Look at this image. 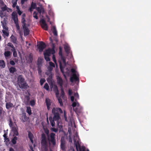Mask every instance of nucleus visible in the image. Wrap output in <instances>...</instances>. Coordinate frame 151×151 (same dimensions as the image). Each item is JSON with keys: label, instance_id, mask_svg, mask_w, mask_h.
<instances>
[{"label": "nucleus", "instance_id": "obj_6", "mask_svg": "<svg viewBox=\"0 0 151 151\" xmlns=\"http://www.w3.org/2000/svg\"><path fill=\"white\" fill-rule=\"evenodd\" d=\"M42 28L45 30H47L48 26L46 23L45 21L43 19H41L40 21Z\"/></svg>", "mask_w": 151, "mask_h": 151}, {"label": "nucleus", "instance_id": "obj_48", "mask_svg": "<svg viewBox=\"0 0 151 151\" xmlns=\"http://www.w3.org/2000/svg\"><path fill=\"white\" fill-rule=\"evenodd\" d=\"M44 132L46 134L47 137V136L50 135V134H49V130L47 129H45Z\"/></svg>", "mask_w": 151, "mask_h": 151}, {"label": "nucleus", "instance_id": "obj_31", "mask_svg": "<svg viewBox=\"0 0 151 151\" xmlns=\"http://www.w3.org/2000/svg\"><path fill=\"white\" fill-rule=\"evenodd\" d=\"M9 71L10 73H14L17 71V70L14 67H12L9 69Z\"/></svg>", "mask_w": 151, "mask_h": 151}, {"label": "nucleus", "instance_id": "obj_12", "mask_svg": "<svg viewBox=\"0 0 151 151\" xmlns=\"http://www.w3.org/2000/svg\"><path fill=\"white\" fill-rule=\"evenodd\" d=\"M20 119L22 122H24L27 121L29 119V118L27 116L26 113L24 112L22 114Z\"/></svg>", "mask_w": 151, "mask_h": 151}, {"label": "nucleus", "instance_id": "obj_56", "mask_svg": "<svg viewBox=\"0 0 151 151\" xmlns=\"http://www.w3.org/2000/svg\"><path fill=\"white\" fill-rule=\"evenodd\" d=\"M52 69H53L52 67H51L48 66V71H49V72L48 73H52L51 71L52 70Z\"/></svg>", "mask_w": 151, "mask_h": 151}, {"label": "nucleus", "instance_id": "obj_13", "mask_svg": "<svg viewBox=\"0 0 151 151\" xmlns=\"http://www.w3.org/2000/svg\"><path fill=\"white\" fill-rule=\"evenodd\" d=\"M60 147L62 150H64L65 148L66 142L63 138L62 137L60 140Z\"/></svg>", "mask_w": 151, "mask_h": 151}, {"label": "nucleus", "instance_id": "obj_40", "mask_svg": "<svg viewBox=\"0 0 151 151\" xmlns=\"http://www.w3.org/2000/svg\"><path fill=\"white\" fill-rule=\"evenodd\" d=\"M44 88L47 91L49 89V86L47 83H45L44 85Z\"/></svg>", "mask_w": 151, "mask_h": 151}, {"label": "nucleus", "instance_id": "obj_64", "mask_svg": "<svg viewBox=\"0 0 151 151\" xmlns=\"http://www.w3.org/2000/svg\"><path fill=\"white\" fill-rule=\"evenodd\" d=\"M4 16V13H3L2 11H1L0 12V17L1 18H2Z\"/></svg>", "mask_w": 151, "mask_h": 151}, {"label": "nucleus", "instance_id": "obj_57", "mask_svg": "<svg viewBox=\"0 0 151 151\" xmlns=\"http://www.w3.org/2000/svg\"><path fill=\"white\" fill-rule=\"evenodd\" d=\"M49 64H50V67H55V65L54 64L52 63V62H49Z\"/></svg>", "mask_w": 151, "mask_h": 151}, {"label": "nucleus", "instance_id": "obj_45", "mask_svg": "<svg viewBox=\"0 0 151 151\" xmlns=\"http://www.w3.org/2000/svg\"><path fill=\"white\" fill-rule=\"evenodd\" d=\"M35 101L34 100H32L30 101V104L31 106H33L35 105Z\"/></svg>", "mask_w": 151, "mask_h": 151}, {"label": "nucleus", "instance_id": "obj_41", "mask_svg": "<svg viewBox=\"0 0 151 151\" xmlns=\"http://www.w3.org/2000/svg\"><path fill=\"white\" fill-rule=\"evenodd\" d=\"M55 94L56 96H58L59 95V91L58 89V88L57 86H56L55 88Z\"/></svg>", "mask_w": 151, "mask_h": 151}, {"label": "nucleus", "instance_id": "obj_10", "mask_svg": "<svg viewBox=\"0 0 151 151\" xmlns=\"http://www.w3.org/2000/svg\"><path fill=\"white\" fill-rule=\"evenodd\" d=\"M18 84L19 87L21 89H27L29 87V86L25 81Z\"/></svg>", "mask_w": 151, "mask_h": 151}, {"label": "nucleus", "instance_id": "obj_63", "mask_svg": "<svg viewBox=\"0 0 151 151\" xmlns=\"http://www.w3.org/2000/svg\"><path fill=\"white\" fill-rule=\"evenodd\" d=\"M3 33L6 36H8L9 35V33L8 32L5 31H3Z\"/></svg>", "mask_w": 151, "mask_h": 151}, {"label": "nucleus", "instance_id": "obj_7", "mask_svg": "<svg viewBox=\"0 0 151 151\" xmlns=\"http://www.w3.org/2000/svg\"><path fill=\"white\" fill-rule=\"evenodd\" d=\"M55 52V50L54 48H49L45 50L44 52V55L50 56L51 54H54Z\"/></svg>", "mask_w": 151, "mask_h": 151}, {"label": "nucleus", "instance_id": "obj_32", "mask_svg": "<svg viewBox=\"0 0 151 151\" xmlns=\"http://www.w3.org/2000/svg\"><path fill=\"white\" fill-rule=\"evenodd\" d=\"M18 0H12V7L15 8L17 4V2Z\"/></svg>", "mask_w": 151, "mask_h": 151}, {"label": "nucleus", "instance_id": "obj_25", "mask_svg": "<svg viewBox=\"0 0 151 151\" xmlns=\"http://www.w3.org/2000/svg\"><path fill=\"white\" fill-rule=\"evenodd\" d=\"M52 30L54 35L55 36H57V32L55 27L53 26L52 28Z\"/></svg>", "mask_w": 151, "mask_h": 151}, {"label": "nucleus", "instance_id": "obj_51", "mask_svg": "<svg viewBox=\"0 0 151 151\" xmlns=\"http://www.w3.org/2000/svg\"><path fill=\"white\" fill-rule=\"evenodd\" d=\"M45 81V80L44 78H42L40 81V83L41 85H43Z\"/></svg>", "mask_w": 151, "mask_h": 151}, {"label": "nucleus", "instance_id": "obj_34", "mask_svg": "<svg viewBox=\"0 0 151 151\" xmlns=\"http://www.w3.org/2000/svg\"><path fill=\"white\" fill-rule=\"evenodd\" d=\"M31 108L29 106L27 107L26 112L30 115L32 114Z\"/></svg>", "mask_w": 151, "mask_h": 151}, {"label": "nucleus", "instance_id": "obj_53", "mask_svg": "<svg viewBox=\"0 0 151 151\" xmlns=\"http://www.w3.org/2000/svg\"><path fill=\"white\" fill-rule=\"evenodd\" d=\"M61 57V59L62 60L63 63L65 64H66V59L63 56H60Z\"/></svg>", "mask_w": 151, "mask_h": 151}, {"label": "nucleus", "instance_id": "obj_62", "mask_svg": "<svg viewBox=\"0 0 151 151\" xmlns=\"http://www.w3.org/2000/svg\"><path fill=\"white\" fill-rule=\"evenodd\" d=\"M71 71L73 74H76V71L73 68H72L71 70Z\"/></svg>", "mask_w": 151, "mask_h": 151}, {"label": "nucleus", "instance_id": "obj_18", "mask_svg": "<svg viewBox=\"0 0 151 151\" xmlns=\"http://www.w3.org/2000/svg\"><path fill=\"white\" fill-rule=\"evenodd\" d=\"M12 18L14 22H15L18 21L17 15L16 12H12Z\"/></svg>", "mask_w": 151, "mask_h": 151}, {"label": "nucleus", "instance_id": "obj_47", "mask_svg": "<svg viewBox=\"0 0 151 151\" xmlns=\"http://www.w3.org/2000/svg\"><path fill=\"white\" fill-rule=\"evenodd\" d=\"M33 16L36 19H38V17L37 16V13L35 12H34L33 13Z\"/></svg>", "mask_w": 151, "mask_h": 151}, {"label": "nucleus", "instance_id": "obj_42", "mask_svg": "<svg viewBox=\"0 0 151 151\" xmlns=\"http://www.w3.org/2000/svg\"><path fill=\"white\" fill-rule=\"evenodd\" d=\"M28 136L29 139L33 138V136L32 134L30 131L28 132Z\"/></svg>", "mask_w": 151, "mask_h": 151}, {"label": "nucleus", "instance_id": "obj_33", "mask_svg": "<svg viewBox=\"0 0 151 151\" xmlns=\"http://www.w3.org/2000/svg\"><path fill=\"white\" fill-rule=\"evenodd\" d=\"M79 103L77 101H76V102H73L72 105V106L73 107H75L76 106L79 107Z\"/></svg>", "mask_w": 151, "mask_h": 151}, {"label": "nucleus", "instance_id": "obj_39", "mask_svg": "<svg viewBox=\"0 0 151 151\" xmlns=\"http://www.w3.org/2000/svg\"><path fill=\"white\" fill-rule=\"evenodd\" d=\"M14 22L15 24L17 29L18 30H19L20 29V27L18 21L15 22Z\"/></svg>", "mask_w": 151, "mask_h": 151}, {"label": "nucleus", "instance_id": "obj_4", "mask_svg": "<svg viewBox=\"0 0 151 151\" xmlns=\"http://www.w3.org/2000/svg\"><path fill=\"white\" fill-rule=\"evenodd\" d=\"M74 142L77 151H85L86 147L84 146L81 147L78 141H76L75 139L74 140ZM86 151H89V150L87 149Z\"/></svg>", "mask_w": 151, "mask_h": 151}, {"label": "nucleus", "instance_id": "obj_27", "mask_svg": "<svg viewBox=\"0 0 151 151\" xmlns=\"http://www.w3.org/2000/svg\"><path fill=\"white\" fill-rule=\"evenodd\" d=\"M12 42L13 43L16 44L17 43V38L14 36L12 35L10 37Z\"/></svg>", "mask_w": 151, "mask_h": 151}, {"label": "nucleus", "instance_id": "obj_29", "mask_svg": "<svg viewBox=\"0 0 151 151\" xmlns=\"http://www.w3.org/2000/svg\"><path fill=\"white\" fill-rule=\"evenodd\" d=\"M11 54V53L9 51H6L4 53V56L6 58H9Z\"/></svg>", "mask_w": 151, "mask_h": 151}, {"label": "nucleus", "instance_id": "obj_8", "mask_svg": "<svg viewBox=\"0 0 151 151\" xmlns=\"http://www.w3.org/2000/svg\"><path fill=\"white\" fill-rule=\"evenodd\" d=\"M18 84L19 87L21 89H27L29 87V86L25 81Z\"/></svg>", "mask_w": 151, "mask_h": 151}, {"label": "nucleus", "instance_id": "obj_49", "mask_svg": "<svg viewBox=\"0 0 151 151\" xmlns=\"http://www.w3.org/2000/svg\"><path fill=\"white\" fill-rule=\"evenodd\" d=\"M58 101L59 103L60 104V105L61 106H63V103L62 102V100L61 98L60 97L58 99Z\"/></svg>", "mask_w": 151, "mask_h": 151}, {"label": "nucleus", "instance_id": "obj_19", "mask_svg": "<svg viewBox=\"0 0 151 151\" xmlns=\"http://www.w3.org/2000/svg\"><path fill=\"white\" fill-rule=\"evenodd\" d=\"M45 102L47 106V109L49 110L50 109V106L51 104L50 100L48 98H46L45 99Z\"/></svg>", "mask_w": 151, "mask_h": 151}, {"label": "nucleus", "instance_id": "obj_60", "mask_svg": "<svg viewBox=\"0 0 151 151\" xmlns=\"http://www.w3.org/2000/svg\"><path fill=\"white\" fill-rule=\"evenodd\" d=\"M10 64L12 65H15V63L14 61L13 60H11L10 61Z\"/></svg>", "mask_w": 151, "mask_h": 151}, {"label": "nucleus", "instance_id": "obj_5", "mask_svg": "<svg viewBox=\"0 0 151 151\" xmlns=\"http://www.w3.org/2000/svg\"><path fill=\"white\" fill-rule=\"evenodd\" d=\"M37 48L39 49V51L42 52L46 47L45 44L42 41L39 42L37 45Z\"/></svg>", "mask_w": 151, "mask_h": 151}, {"label": "nucleus", "instance_id": "obj_16", "mask_svg": "<svg viewBox=\"0 0 151 151\" xmlns=\"http://www.w3.org/2000/svg\"><path fill=\"white\" fill-rule=\"evenodd\" d=\"M22 28L23 29L24 36H25L28 35L29 34V30L27 27L26 26H23Z\"/></svg>", "mask_w": 151, "mask_h": 151}, {"label": "nucleus", "instance_id": "obj_26", "mask_svg": "<svg viewBox=\"0 0 151 151\" xmlns=\"http://www.w3.org/2000/svg\"><path fill=\"white\" fill-rule=\"evenodd\" d=\"M27 95L24 96L25 99V100L26 101V102L28 103L30 99V93L28 91L27 92Z\"/></svg>", "mask_w": 151, "mask_h": 151}, {"label": "nucleus", "instance_id": "obj_54", "mask_svg": "<svg viewBox=\"0 0 151 151\" xmlns=\"http://www.w3.org/2000/svg\"><path fill=\"white\" fill-rule=\"evenodd\" d=\"M7 45L11 47H12V49H15V48L14 47V46L11 43H10V42L8 43L7 44Z\"/></svg>", "mask_w": 151, "mask_h": 151}, {"label": "nucleus", "instance_id": "obj_37", "mask_svg": "<svg viewBox=\"0 0 151 151\" xmlns=\"http://www.w3.org/2000/svg\"><path fill=\"white\" fill-rule=\"evenodd\" d=\"M26 20L25 18L24 17H22V22L23 24V26H26V24L25 23Z\"/></svg>", "mask_w": 151, "mask_h": 151}, {"label": "nucleus", "instance_id": "obj_3", "mask_svg": "<svg viewBox=\"0 0 151 151\" xmlns=\"http://www.w3.org/2000/svg\"><path fill=\"white\" fill-rule=\"evenodd\" d=\"M55 134L54 133H51L50 135L47 136V139L49 143L52 144V146H55L56 144V141L55 138Z\"/></svg>", "mask_w": 151, "mask_h": 151}, {"label": "nucleus", "instance_id": "obj_46", "mask_svg": "<svg viewBox=\"0 0 151 151\" xmlns=\"http://www.w3.org/2000/svg\"><path fill=\"white\" fill-rule=\"evenodd\" d=\"M44 55L45 59L47 61H50V59L49 57V56L45 55Z\"/></svg>", "mask_w": 151, "mask_h": 151}, {"label": "nucleus", "instance_id": "obj_58", "mask_svg": "<svg viewBox=\"0 0 151 151\" xmlns=\"http://www.w3.org/2000/svg\"><path fill=\"white\" fill-rule=\"evenodd\" d=\"M7 133H6V132L3 135V137L5 139H8L9 140L8 138H7Z\"/></svg>", "mask_w": 151, "mask_h": 151}, {"label": "nucleus", "instance_id": "obj_59", "mask_svg": "<svg viewBox=\"0 0 151 151\" xmlns=\"http://www.w3.org/2000/svg\"><path fill=\"white\" fill-rule=\"evenodd\" d=\"M51 129L52 130L53 132H57L58 131V129L55 128H52Z\"/></svg>", "mask_w": 151, "mask_h": 151}, {"label": "nucleus", "instance_id": "obj_24", "mask_svg": "<svg viewBox=\"0 0 151 151\" xmlns=\"http://www.w3.org/2000/svg\"><path fill=\"white\" fill-rule=\"evenodd\" d=\"M5 63L3 60H0V67L1 68H4L5 67Z\"/></svg>", "mask_w": 151, "mask_h": 151}, {"label": "nucleus", "instance_id": "obj_23", "mask_svg": "<svg viewBox=\"0 0 151 151\" xmlns=\"http://www.w3.org/2000/svg\"><path fill=\"white\" fill-rule=\"evenodd\" d=\"M49 120L52 126H54L55 125V120L53 119L52 118L51 116L49 117Z\"/></svg>", "mask_w": 151, "mask_h": 151}, {"label": "nucleus", "instance_id": "obj_11", "mask_svg": "<svg viewBox=\"0 0 151 151\" xmlns=\"http://www.w3.org/2000/svg\"><path fill=\"white\" fill-rule=\"evenodd\" d=\"M70 81L71 82H73L74 81L79 82V79L76 74H73L72 76L70 77Z\"/></svg>", "mask_w": 151, "mask_h": 151}, {"label": "nucleus", "instance_id": "obj_35", "mask_svg": "<svg viewBox=\"0 0 151 151\" xmlns=\"http://www.w3.org/2000/svg\"><path fill=\"white\" fill-rule=\"evenodd\" d=\"M59 64L60 66V68L61 71L63 73H64V68L62 65V64L61 62H59Z\"/></svg>", "mask_w": 151, "mask_h": 151}, {"label": "nucleus", "instance_id": "obj_36", "mask_svg": "<svg viewBox=\"0 0 151 151\" xmlns=\"http://www.w3.org/2000/svg\"><path fill=\"white\" fill-rule=\"evenodd\" d=\"M11 50L13 51V56L14 57H17V52L16 51L15 49H11Z\"/></svg>", "mask_w": 151, "mask_h": 151}, {"label": "nucleus", "instance_id": "obj_38", "mask_svg": "<svg viewBox=\"0 0 151 151\" xmlns=\"http://www.w3.org/2000/svg\"><path fill=\"white\" fill-rule=\"evenodd\" d=\"M60 90L61 91V96H62V97L63 98L65 94L64 91V90L63 87H60Z\"/></svg>", "mask_w": 151, "mask_h": 151}, {"label": "nucleus", "instance_id": "obj_14", "mask_svg": "<svg viewBox=\"0 0 151 151\" xmlns=\"http://www.w3.org/2000/svg\"><path fill=\"white\" fill-rule=\"evenodd\" d=\"M12 131L13 133V136H16L19 135V134L17 127L14 126L12 127Z\"/></svg>", "mask_w": 151, "mask_h": 151}, {"label": "nucleus", "instance_id": "obj_61", "mask_svg": "<svg viewBox=\"0 0 151 151\" xmlns=\"http://www.w3.org/2000/svg\"><path fill=\"white\" fill-rule=\"evenodd\" d=\"M53 55L52 57V58L53 60L55 63H56V61L55 57V55L54 54H53Z\"/></svg>", "mask_w": 151, "mask_h": 151}, {"label": "nucleus", "instance_id": "obj_1", "mask_svg": "<svg viewBox=\"0 0 151 151\" xmlns=\"http://www.w3.org/2000/svg\"><path fill=\"white\" fill-rule=\"evenodd\" d=\"M52 112L54 115L52 118L55 121H57V124L58 123V120L60 119V113L62 114L63 111L61 109L59 108H53L52 110Z\"/></svg>", "mask_w": 151, "mask_h": 151}, {"label": "nucleus", "instance_id": "obj_9", "mask_svg": "<svg viewBox=\"0 0 151 151\" xmlns=\"http://www.w3.org/2000/svg\"><path fill=\"white\" fill-rule=\"evenodd\" d=\"M18 84L19 87L21 89H27L29 87V86L25 81Z\"/></svg>", "mask_w": 151, "mask_h": 151}, {"label": "nucleus", "instance_id": "obj_21", "mask_svg": "<svg viewBox=\"0 0 151 151\" xmlns=\"http://www.w3.org/2000/svg\"><path fill=\"white\" fill-rule=\"evenodd\" d=\"M13 104L10 102H8L6 104V107L7 109H9L10 108L14 107Z\"/></svg>", "mask_w": 151, "mask_h": 151}, {"label": "nucleus", "instance_id": "obj_30", "mask_svg": "<svg viewBox=\"0 0 151 151\" xmlns=\"http://www.w3.org/2000/svg\"><path fill=\"white\" fill-rule=\"evenodd\" d=\"M12 138L11 140V142L14 145H15L17 143V141L18 139V137L16 136Z\"/></svg>", "mask_w": 151, "mask_h": 151}, {"label": "nucleus", "instance_id": "obj_20", "mask_svg": "<svg viewBox=\"0 0 151 151\" xmlns=\"http://www.w3.org/2000/svg\"><path fill=\"white\" fill-rule=\"evenodd\" d=\"M25 81L23 77L21 75H19L17 78V84H19L21 82H22Z\"/></svg>", "mask_w": 151, "mask_h": 151}, {"label": "nucleus", "instance_id": "obj_2", "mask_svg": "<svg viewBox=\"0 0 151 151\" xmlns=\"http://www.w3.org/2000/svg\"><path fill=\"white\" fill-rule=\"evenodd\" d=\"M41 144L42 151H48V144L45 135L44 133L41 134Z\"/></svg>", "mask_w": 151, "mask_h": 151}, {"label": "nucleus", "instance_id": "obj_52", "mask_svg": "<svg viewBox=\"0 0 151 151\" xmlns=\"http://www.w3.org/2000/svg\"><path fill=\"white\" fill-rule=\"evenodd\" d=\"M7 7L6 5H5L4 7H1V9L2 11L4 12L6 11L7 9Z\"/></svg>", "mask_w": 151, "mask_h": 151}, {"label": "nucleus", "instance_id": "obj_44", "mask_svg": "<svg viewBox=\"0 0 151 151\" xmlns=\"http://www.w3.org/2000/svg\"><path fill=\"white\" fill-rule=\"evenodd\" d=\"M31 8H32L33 9H36V4L35 3L32 2L30 6Z\"/></svg>", "mask_w": 151, "mask_h": 151}, {"label": "nucleus", "instance_id": "obj_22", "mask_svg": "<svg viewBox=\"0 0 151 151\" xmlns=\"http://www.w3.org/2000/svg\"><path fill=\"white\" fill-rule=\"evenodd\" d=\"M36 9L40 14H41L42 12L43 13L44 12V9L42 6L40 7H36Z\"/></svg>", "mask_w": 151, "mask_h": 151}, {"label": "nucleus", "instance_id": "obj_55", "mask_svg": "<svg viewBox=\"0 0 151 151\" xmlns=\"http://www.w3.org/2000/svg\"><path fill=\"white\" fill-rule=\"evenodd\" d=\"M9 125L10 127H12L13 125V123L12 121V120L11 119H9Z\"/></svg>", "mask_w": 151, "mask_h": 151}, {"label": "nucleus", "instance_id": "obj_50", "mask_svg": "<svg viewBox=\"0 0 151 151\" xmlns=\"http://www.w3.org/2000/svg\"><path fill=\"white\" fill-rule=\"evenodd\" d=\"M59 55L60 56H63L62 55V48L61 47H59Z\"/></svg>", "mask_w": 151, "mask_h": 151}, {"label": "nucleus", "instance_id": "obj_28", "mask_svg": "<svg viewBox=\"0 0 151 151\" xmlns=\"http://www.w3.org/2000/svg\"><path fill=\"white\" fill-rule=\"evenodd\" d=\"M66 53L68 54L69 53L70 48L69 46L67 45H65L64 47Z\"/></svg>", "mask_w": 151, "mask_h": 151}, {"label": "nucleus", "instance_id": "obj_43", "mask_svg": "<svg viewBox=\"0 0 151 151\" xmlns=\"http://www.w3.org/2000/svg\"><path fill=\"white\" fill-rule=\"evenodd\" d=\"M74 96L76 97V99H75V101H77V99H78L79 98V96L78 94L77 93H74Z\"/></svg>", "mask_w": 151, "mask_h": 151}, {"label": "nucleus", "instance_id": "obj_15", "mask_svg": "<svg viewBox=\"0 0 151 151\" xmlns=\"http://www.w3.org/2000/svg\"><path fill=\"white\" fill-rule=\"evenodd\" d=\"M57 79L58 84L61 87H63V81L62 78L59 76H57Z\"/></svg>", "mask_w": 151, "mask_h": 151}, {"label": "nucleus", "instance_id": "obj_17", "mask_svg": "<svg viewBox=\"0 0 151 151\" xmlns=\"http://www.w3.org/2000/svg\"><path fill=\"white\" fill-rule=\"evenodd\" d=\"M46 74L48 75H49L48 77L47 78V81L48 83H51L52 82V78L53 76L52 74L51 73H46Z\"/></svg>", "mask_w": 151, "mask_h": 151}]
</instances>
